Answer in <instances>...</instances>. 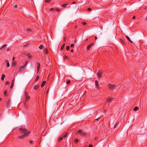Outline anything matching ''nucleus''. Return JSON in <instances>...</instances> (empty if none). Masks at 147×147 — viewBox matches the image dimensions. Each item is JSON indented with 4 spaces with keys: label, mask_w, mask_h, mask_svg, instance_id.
<instances>
[{
    "label": "nucleus",
    "mask_w": 147,
    "mask_h": 147,
    "mask_svg": "<svg viewBox=\"0 0 147 147\" xmlns=\"http://www.w3.org/2000/svg\"><path fill=\"white\" fill-rule=\"evenodd\" d=\"M50 1H51V0H46L45 1V2L47 3H49Z\"/></svg>",
    "instance_id": "cd10ccee"
},
{
    "label": "nucleus",
    "mask_w": 147,
    "mask_h": 147,
    "mask_svg": "<svg viewBox=\"0 0 147 147\" xmlns=\"http://www.w3.org/2000/svg\"><path fill=\"white\" fill-rule=\"evenodd\" d=\"M7 67H8L9 66V62H8L7 63Z\"/></svg>",
    "instance_id": "e433bc0d"
},
{
    "label": "nucleus",
    "mask_w": 147,
    "mask_h": 147,
    "mask_svg": "<svg viewBox=\"0 0 147 147\" xmlns=\"http://www.w3.org/2000/svg\"><path fill=\"white\" fill-rule=\"evenodd\" d=\"M102 72L100 71H99L98 73V78H101L102 77Z\"/></svg>",
    "instance_id": "1a4fd4ad"
},
{
    "label": "nucleus",
    "mask_w": 147,
    "mask_h": 147,
    "mask_svg": "<svg viewBox=\"0 0 147 147\" xmlns=\"http://www.w3.org/2000/svg\"><path fill=\"white\" fill-rule=\"evenodd\" d=\"M37 67L40 68V64L39 62H37Z\"/></svg>",
    "instance_id": "393cba45"
},
{
    "label": "nucleus",
    "mask_w": 147,
    "mask_h": 147,
    "mask_svg": "<svg viewBox=\"0 0 147 147\" xmlns=\"http://www.w3.org/2000/svg\"><path fill=\"white\" fill-rule=\"evenodd\" d=\"M82 24L83 25H85L86 24V23L85 22H84L82 23Z\"/></svg>",
    "instance_id": "a18cd8bd"
},
{
    "label": "nucleus",
    "mask_w": 147,
    "mask_h": 147,
    "mask_svg": "<svg viewBox=\"0 0 147 147\" xmlns=\"http://www.w3.org/2000/svg\"><path fill=\"white\" fill-rule=\"evenodd\" d=\"M13 85H14V84H11V86H10V88H12L13 87Z\"/></svg>",
    "instance_id": "58836bf2"
},
{
    "label": "nucleus",
    "mask_w": 147,
    "mask_h": 147,
    "mask_svg": "<svg viewBox=\"0 0 147 147\" xmlns=\"http://www.w3.org/2000/svg\"><path fill=\"white\" fill-rule=\"evenodd\" d=\"M14 80H15V79H13L12 80V84H14Z\"/></svg>",
    "instance_id": "c85d7f7f"
},
{
    "label": "nucleus",
    "mask_w": 147,
    "mask_h": 147,
    "mask_svg": "<svg viewBox=\"0 0 147 147\" xmlns=\"http://www.w3.org/2000/svg\"><path fill=\"white\" fill-rule=\"evenodd\" d=\"M43 46L42 45H41L40 46L39 48L40 49H42L43 48Z\"/></svg>",
    "instance_id": "a211bd4d"
},
{
    "label": "nucleus",
    "mask_w": 147,
    "mask_h": 147,
    "mask_svg": "<svg viewBox=\"0 0 147 147\" xmlns=\"http://www.w3.org/2000/svg\"><path fill=\"white\" fill-rule=\"evenodd\" d=\"M73 3L74 4H75V2H74Z\"/></svg>",
    "instance_id": "680f3d73"
},
{
    "label": "nucleus",
    "mask_w": 147,
    "mask_h": 147,
    "mask_svg": "<svg viewBox=\"0 0 147 147\" xmlns=\"http://www.w3.org/2000/svg\"><path fill=\"white\" fill-rule=\"evenodd\" d=\"M6 93H7V91H5V92H4V94L5 95V96H7V95L6 94Z\"/></svg>",
    "instance_id": "de8ad7c7"
},
{
    "label": "nucleus",
    "mask_w": 147,
    "mask_h": 147,
    "mask_svg": "<svg viewBox=\"0 0 147 147\" xmlns=\"http://www.w3.org/2000/svg\"><path fill=\"white\" fill-rule=\"evenodd\" d=\"M30 131L27 132L26 133L22 136H19L18 137L20 139H23L25 137L28 136L30 134Z\"/></svg>",
    "instance_id": "7ed1b4c3"
},
{
    "label": "nucleus",
    "mask_w": 147,
    "mask_h": 147,
    "mask_svg": "<svg viewBox=\"0 0 147 147\" xmlns=\"http://www.w3.org/2000/svg\"><path fill=\"white\" fill-rule=\"evenodd\" d=\"M16 63L15 62H13V63L12 64L13 65H16Z\"/></svg>",
    "instance_id": "09e8293b"
},
{
    "label": "nucleus",
    "mask_w": 147,
    "mask_h": 147,
    "mask_svg": "<svg viewBox=\"0 0 147 147\" xmlns=\"http://www.w3.org/2000/svg\"><path fill=\"white\" fill-rule=\"evenodd\" d=\"M78 98V96L76 94L74 95L71 99V101H72L73 103H75Z\"/></svg>",
    "instance_id": "f257e3e1"
},
{
    "label": "nucleus",
    "mask_w": 147,
    "mask_h": 147,
    "mask_svg": "<svg viewBox=\"0 0 147 147\" xmlns=\"http://www.w3.org/2000/svg\"><path fill=\"white\" fill-rule=\"evenodd\" d=\"M65 43L63 44L62 46L61 47V50H62L63 49V48L65 47Z\"/></svg>",
    "instance_id": "6ab92c4d"
},
{
    "label": "nucleus",
    "mask_w": 147,
    "mask_h": 147,
    "mask_svg": "<svg viewBox=\"0 0 147 147\" xmlns=\"http://www.w3.org/2000/svg\"><path fill=\"white\" fill-rule=\"evenodd\" d=\"M60 9L58 8H55V10H57L58 11H59Z\"/></svg>",
    "instance_id": "473e14b6"
},
{
    "label": "nucleus",
    "mask_w": 147,
    "mask_h": 147,
    "mask_svg": "<svg viewBox=\"0 0 147 147\" xmlns=\"http://www.w3.org/2000/svg\"><path fill=\"white\" fill-rule=\"evenodd\" d=\"M14 57H13V58L12 60H13H13H14Z\"/></svg>",
    "instance_id": "bf43d9fd"
},
{
    "label": "nucleus",
    "mask_w": 147,
    "mask_h": 147,
    "mask_svg": "<svg viewBox=\"0 0 147 147\" xmlns=\"http://www.w3.org/2000/svg\"><path fill=\"white\" fill-rule=\"evenodd\" d=\"M24 96L25 97V102H28L29 100L30 97L28 95V93L26 91L24 92Z\"/></svg>",
    "instance_id": "f03ea898"
},
{
    "label": "nucleus",
    "mask_w": 147,
    "mask_h": 147,
    "mask_svg": "<svg viewBox=\"0 0 147 147\" xmlns=\"http://www.w3.org/2000/svg\"><path fill=\"white\" fill-rule=\"evenodd\" d=\"M50 10L51 11H53L55 10V9H54L53 8H51L50 9Z\"/></svg>",
    "instance_id": "c9c22d12"
},
{
    "label": "nucleus",
    "mask_w": 147,
    "mask_h": 147,
    "mask_svg": "<svg viewBox=\"0 0 147 147\" xmlns=\"http://www.w3.org/2000/svg\"><path fill=\"white\" fill-rule=\"evenodd\" d=\"M108 87L109 89L110 90H113L115 87V86L114 85H112L111 84H109L108 85Z\"/></svg>",
    "instance_id": "423d86ee"
},
{
    "label": "nucleus",
    "mask_w": 147,
    "mask_h": 147,
    "mask_svg": "<svg viewBox=\"0 0 147 147\" xmlns=\"http://www.w3.org/2000/svg\"><path fill=\"white\" fill-rule=\"evenodd\" d=\"M121 41L122 44H124V42L123 41V40H122L121 39Z\"/></svg>",
    "instance_id": "79ce46f5"
},
{
    "label": "nucleus",
    "mask_w": 147,
    "mask_h": 147,
    "mask_svg": "<svg viewBox=\"0 0 147 147\" xmlns=\"http://www.w3.org/2000/svg\"><path fill=\"white\" fill-rule=\"evenodd\" d=\"M27 130L25 128H21L20 129V133L21 134H23L24 133H26V131Z\"/></svg>",
    "instance_id": "0eeeda50"
},
{
    "label": "nucleus",
    "mask_w": 147,
    "mask_h": 147,
    "mask_svg": "<svg viewBox=\"0 0 147 147\" xmlns=\"http://www.w3.org/2000/svg\"><path fill=\"white\" fill-rule=\"evenodd\" d=\"M74 142L76 143H77L78 142V140L77 139H75L74 140Z\"/></svg>",
    "instance_id": "2f4dec72"
},
{
    "label": "nucleus",
    "mask_w": 147,
    "mask_h": 147,
    "mask_svg": "<svg viewBox=\"0 0 147 147\" xmlns=\"http://www.w3.org/2000/svg\"><path fill=\"white\" fill-rule=\"evenodd\" d=\"M30 53H24V55H26V56H27V55H28V54H29Z\"/></svg>",
    "instance_id": "72a5a7b5"
},
{
    "label": "nucleus",
    "mask_w": 147,
    "mask_h": 147,
    "mask_svg": "<svg viewBox=\"0 0 147 147\" xmlns=\"http://www.w3.org/2000/svg\"><path fill=\"white\" fill-rule=\"evenodd\" d=\"M67 133H66L63 136H62V137H63V138H64L67 137Z\"/></svg>",
    "instance_id": "b1692460"
},
{
    "label": "nucleus",
    "mask_w": 147,
    "mask_h": 147,
    "mask_svg": "<svg viewBox=\"0 0 147 147\" xmlns=\"http://www.w3.org/2000/svg\"><path fill=\"white\" fill-rule=\"evenodd\" d=\"M9 102H7V105H9Z\"/></svg>",
    "instance_id": "4d7b16f0"
},
{
    "label": "nucleus",
    "mask_w": 147,
    "mask_h": 147,
    "mask_svg": "<svg viewBox=\"0 0 147 147\" xmlns=\"http://www.w3.org/2000/svg\"><path fill=\"white\" fill-rule=\"evenodd\" d=\"M45 54H47V49H45Z\"/></svg>",
    "instance_id": "ea45409f"
},
{
    "label": "nucleus",
    "mask_w": 147,
    "mask_h": 147,
    "mask_svg": "<svg viewBox=\"0 0 147 147\" xmlns=\"http://www.w3.org/2000/svg\"><path fill=\"white\" fill-rule=\"evenodd\" d=\"M87 10L88 11H89L91 10V9L90 8H88L87 9Z\"/></svg>",
    "instance_id": "f704fd0d"
},
{
    "label": "nucleus",
    "mask_w": 147,
    "mask_h": 147,
    "mask_svg": "<svg viewBox=\"0 0 147 147\" xmlns=\"http://www.w3.org/2000/svg\"><path fill=\"white\" fill-rule=\"evenodd\" d=\"M139 108L138 107H135L134 109V111H137L138 109Z\"/></svg>",
    "instance_id": "5701e85b"
},
{
    "label": "nucleus",
    "mask_w": 147,
    "mask_h": 147,
    "mask_svg": "<svg viewBox=\"0 0 147 147\" xmlns=\"http://www.w3.org/2000/svg\"><path fill=\"white\" fill-rule=\"evenodd\" d=\"M98 82L97 80H96L95 81V84L96 87H97L98 88H99V85L98 84Z\"/></svg>",
    "instance_id": "f8f14e48"
},
{
    "label": "nucleus",
    "mask_w": 147,
    "mask_h": 147,
    "mask_svg": "<svg viewBox=\"0 0 147 147\" xmlns=\"http://www.w3.org/2000/svg\"><path fill=\"white\" fill-rule=\"evenodd\" d=\"M29 144H30V145H32L33 144V140H30V141H29Z\"/></svg>",
    "instance_id": "4be33fe9"
},
{
    "label": "nucleus",
    "mask_w": 147,
    "mask_h": 147,
    "mask_svg": "<svg viewBox=\"0 0 147 147\" xmlns=\"http://www.w3.org/2000/svg\"><path fill=\"white\" fill-rule=\"evenodd\" d=\"M69 46H67L66 47V50L67 51H68L69 49Z\"/></svg>",
    "instance_id": "7c9ffc66"
},
{
    "label": "nucleus",
    "mask_w": 147,
    "mask_h": 147,
    "mask_svg": "<svg viewBox=\"0 0 147 147\" xmlns=\"http://www.w3.org/2000/svg\"><path fill=\"white\" fill-rule=\"evenodd\" d=\"M14 7H15V8H17V5H15V6H14Z\"/></svg>",
    "instance_id": "5fc2aeb1"
},
{
    "label": "nucleus",
    "mask_w": 147,
    "mask_h": 147,
    "mask_svg": "<svg viewBox=\"0 0 147 147\" xmlns=\"http://www.w3.org/2000/svg\"><path fill=\"white\" fill-rule=\"evenodd\" d=\"M89 147H93L92 144H90V145H89Z\"/></svg>",
    "instance_id": "c03bdc74"
},
{
    "label": "nucleus",
    "mask_w": 147,
    "mask_h": 147,
    "mask_svg": "<svg viewBox=\"0 0 147 147\" xmlns=\"http://www.w3.org/2000/svg\"><path fill=\"white\" fill-rule=\"evenodd\" d=\"M63 139V137H62L60 138L59 139V142H60Z\"/></svg>",
    "instance_id": "bb28decb"
},
{
    "label": "nucleus",
    "mask_w": 147,
    "mask_h": 147,
    "mask_svg": "<svg viewBox=\"0 0 147 147\" xmlns=\"http://www.w3.org/2000/svg\"><path fill=\"white\" fill-rule=\"evenodd\" d=\"M39 69H40V68H39V67H37V70L38 72V71H39Z\"/></svg>",
    "instance_id": "8fccbe9b"
},
{
    "label": "nucleus",
    "mask_w": 147,
    "mask_h": 147,
    "mask_svg": "<svg viewBox=\"0 0 147 147\" xmlns=\"http://www.w3.org/2000/svg\"><path fill=\"white\" fill-rule=\"evenodd\" d=\"M39 78V77L38 76L37 77L36 79V81Z\"/></svg>",
    "instance_id": "37998d69"
},
{
    "label": "nucleus",
    "mask_w": 147,
    "mask_h": 147,
    "mask_svg": "<svg viewBox=\"0 0 147 147\" xmlns=\"http://www.w3.org/2000/svg\"><path fill=\"white\" fill-rule=\"evenodd\" d=\"M146 47H147L146 49H147V46H146Z\"/></svg>",
    "instance_id": "0e129e2a"
},
{
    "label": "nucleus",
    "mask_w": 147,
    "mask_h": 147,
    "mask_svg": "<svg viewBox=\"0 0 147 147\" xmlns=\"http://www.w3.org/2000/svg\"><path fill=\"white\" fill-rule=\"evenodd\" d=\"M45 83H46V81H43L42 82L41 85V87L42 88L45 85Z\"/></svg>",
    "instance_id": "4468645a"
},
{
    "label": "nucleus",
    "mask_w": 147,
    "mask_h": 147,
    "mask_svg": "<svg viewBox=\"0 0 147 147\" xmlns=\"http://www.w3.org/2000/svg\"><path fill=\"white\" fill-rule=\"evenodd\" d=\"M39 87V86L38 85H35L34 87V89L35 90H36Z\"/></svg>",
    "instance_id": "ddd939ff"
},
{
    "label": "nucleus",
    "mask_w": 147,
    "mask_h": 147,
    "mask_svg": "<svg viewBox=\"0 0 147 147\" xmlns=\"http://www.w3.org/2000/svg\"><path fill=\"white\" fill-rule=\"evenodd\" d=\"M105 110L104 111H103V113H105Z\"/></svg>",
    "instance_id": "052dcab7"
},
{
    "label": "nucleus",
    "mask_w": 147,
    "mask_h": 147,
    "mask_svg": "<svg viewBox=\"0 0 147 147\" xmlns=\"http://www.w3.org/2000/svg\"><path fill=\"white\" fill-rule=\"evenodd\" d=\"M77 134H78L81 136H85L86 134V133L81 129H79L77 132Z\"/></svg>",
    "instance_id": "39448f33"
},
{
    "label": "nucleus",
    "mask_w": 147,
    "mask_h": 147,
    "mask_svg": "<svg viewBox=\"0 0 147 147\" xmlns=\"http://www.w3.org/2000/svg\"><path fill=\"white\" fill-rule=\"evenodd\" d=\"M26 31L28 32H31L32 30L28 28L26 30Z\"/></svg>",
    "instance_id": "412c9836"
},
{
    "label": "nucleus",
    "mask_w": 147,
    "mask_h": 147,
    "mask_svg": "<svg viewBox=\"0 0 147 147\" xmlns=\"http://www.w3.org/2000/svg\"><path fill=\"white\" fill-rule=\"evenodd\" d=\"M9 81H7L5 83L6 85L8 84H9Z\"/></svg>",
    "instance_id": "a19ab883"
},
{
    "label": "nucleus",
    "mask_w": 147,
    "mask_h": 147,
    "mask_svg": "<svg viewBox=\"0 0 147 147\" xmlns=\"http://www.w3.org/2000/svg\"><path fill=\"white\" fill-rule=\"evenodd\" d=\"M126 37L127 39V40H128L130 42H132L131 40L129 38V37L128 36H126Z\"/></svg>",
    "instance_id": "aec40b11"
},
{
    "label": "nucleus",
    "mask_w": 147,
    "mask_h": 147,
    "mask_svg": "<svg viewBox=\"0 0 147 147\" xmlns=\"http://www.w3.org/2000/svg\"><path fill=\"white\" fill-rule=\"evenodd\" d=\"M28 46V45H26L24 46V47H26Z\"/></svg>",
    "instance_id": "49530a36"
},
{
    "label": "nucleus",
    "mask_w": 147,
    "mask_h": 147,
    "mask_svg": "<svg viewBox=\"0 0 147 147\" xmlns=\"http://www.w3.org/2000/svg\"><path fill=\"white\" fill-rule=\"evenodd\" d=\"M5 77V75L4 74H3L1 78V80L3 81L4 80V78Z\"/></svg>",
    "instance_id": "dca6fc26"
},
{
    "label": "nucleus",
    "mask_w": 147,
    "mask_h": 147,
    "mask_svg": "<svg viewBox=\"0 0 147 147\" xmlns=\"http://www.w3.org/2000/svg\"><path fill=\"white\" fill-rule=\"evenodd\" d=\"M135 18V16H133V17H132V19H134Z\"/></svg>",
    "instance_id": "603ef678"
},
{
    "label": "nucleus",
    "mask_w": 147,
    "mask_h": 147,
    "mask_svg": "<svg viewBox=\"0 0 147 147\" xmlns=\"http://www.w3.org/2000/svg\"><path fill=\"white\" fill-rule=\"evenodd\" d=\"M27 56H28L29 59L31 60L32 59L31 55L30 53Z\"/></svg>",
    "instance_id": "2eb2a0df"
},
{
    "label": "nucleus",
    "mask_w": 147,
    "mask_h": 147,
    "mask_svg": "<svg viewBox=\"0 0 147 147\" xmlns=\"http://www.w3.org/2000/svg\"><path fill=\"white\" fill-rule=\"evenodd\" d=\"M67 5H68V4L66 3V4H63L62 5H61V6L63 7H67Z\"/></svg>",
    "instance_id": "f3484780"
},
{
    "label": "nucleus",
    "mask_w": 147,
    "mask_h": 147,
    "mask_svg": "<svg viewBox=\"0 0 147 147\" xmlns=\"http://www.w3.org/2000/svg\"><path fill=\"white\" fill-rule=\"evenodd\" d=\"M113 99V98L112 97H109L107 99L106 101L108 102H111Z\"/></svg>",
    "instance_id": "6e6552de"
},
{
    "label": "nucleus",
    "mask_w": 147,
    "mask_h": 147,
    "mask_svg": "<svg viewBox=\"0 0 147 147\" xmlns=\"http://www.w3.org/2000/svg\"><path fill=\"white\" fill-rule=\"evenodd\" d=\"M64 59L65 60H69L68 57L67 56H66V55H65V56Z\"/></svg>",
    "instance_id": "a878e982"
},
{
    "label": "nucleus",
    "mask_w": 147,
    "mask_h": 147,
    "mask_svg": "<svg viewBox=\"0 0 147 147\" xmlns=\"http://www.w3.org/2000/svg\"><path fill=\"white\" fill-rule=\"evenodd\" d=\"M116 127H117V125H116V124H115V125L114 126V127L115 128Z\"/></svg>",
    "instance_id": "864d4df0"
},
{
    "label": "nucleus",
    "mask_w": 147,
    "mask_h": 147,
    "mask_svg": "<svg viewBox=\"0 0 147 147\" xmlns=\"http://www.w3.org/2000/svg\"><path fill=\"white\" fill-rule=\"evenodd\" d=\"M27 63V62H26L25 64L23 66L21 67L19 69V71L20 73H22V71L24 70L26 68V66Z\"/></svg>",
    "instance_id": "20e7f679"
},
{
    "label": "nucleus",
    "mask_w": 147,
    "mask_h": 147,
    "mask_svg": "<svg viewBox=\"0 0 147 147\" xmlns=\"http://www.w3.org/2000/svg\"><path fill=\"white\" fill-rule=\"evenodd\" d=\"M74 46V44H72L71 45L70 47L71 48H73Z\"/></svg>",
    "instance_id": "4c0bfd02"
},
{
    "label": "nucleus",
    "mask_w": 147,
    "mask_h": 147,
    "mask_svg": "<svg viewBox=\"0 0 147 147\" xmlns=\"http://www.w3.org/2000/svg\"><path fill=\"white\" fill-rule=\"evenodd\" d=\"M95 39L96 40L97 39V37L96 36L95 37Z\"/></svg>",
    "instance_id": "6e6d98bb"
},
{
    "label": "nucleus",
    "mask_w": 147,
    "mask_h": 147,
    "mask_svg": "<svg viewBox=\"0 0 147 147\" xmlns=\"http://www.w3.org/2000/svg\"><path fill=\"white\" fill-rule=\"evenodd\" d=\"M71 52H72H72H73V49L71 50Z\"/></svg>",
    "instance_id": "13d9d810"
},
{
    "label": "nucleus",
    "mask_w": 147,
    "mask_h": 147,
    "mask_svg": "<svg viewBox=\"0 0 147 147\" xmlns=\"http://www.w3.org/2000/svg\"><path fill=\"white\" fill-rule=\"evenodd\" d=\"M1 98H0V101L1 100Z\"/></svg>",
    "instance_id": "e2e57ef3"
},
{
    "label": "nucleus",
    "mask_w": 147,
    "mask_h": 147,
    "mask_svg": "<svg viewBox=\"0 0 147 147\" xmlns=\"http://www.w3.org/2000/svg\"><path fill=\"white\" fill-rule=\"evenodd\" d=\"M93 44L91 43L87 47V50H89L90 48V47L92 46Z\"/></svg>",
    "instance_id": "9b49d317"
},
{
    "label": "nucleus",
    "mask_w": 147,
    "mask_h": 147,
    "mask_svg": "<svg viewBox=\"0 0 147 147\" xmlns=\"http://www.w3.org/2000/svg\"><path fill=\"white\" fill-rule=\"evenodd\" d=\"M63 40H64V41H65L66 40V38L65 37L64 38Z\"/></svg>",
    "instance_id": "3c124183"
},
{
    "label": "nucleus",
    "mask_w": 147,
    "mask_h": 147,
    "mask_svg": "<svg viewBox=\"0 0 147 147\" xmlns=\"http://www.w3.org/2000/svg\"><path fill=\"white\" fill-rule=\"evenodd\" d=\"M70 80H68L67 81V84H70Z\"/></svg>",
    "instance_id": "c756f323"
},
{
    "label": "nucleus",
    "mask_w": 147,
    "mask_h": 147,
    "mask_svg": "<svg viewBox=\"0 0 147 147\" xmlns=\"http://www.w3.org/2000/svg\"><path fill=\"white\" fill-rule=\"evenodd\" d=\"M7 45H3L2 47H1L0 48V50H3L5 49H6L5 47Z\"/></svg>",
    "instance_id": "9d476101"
}]
</instances>
